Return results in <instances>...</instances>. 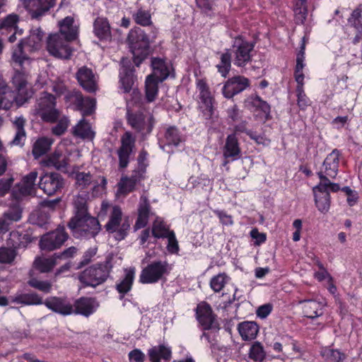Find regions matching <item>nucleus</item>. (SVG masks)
<instances>
[{"label":"nucleus","instance_id":"nucleus-36","mask_svg":"<svg viewBox=\"0 0 362 362\" xmlns=\"http://www.w3.org/2000/svg\"><path fill=\"white\" fill-rule=\"evenodd\" d=\"M74 20L71 16L66 17L59 22V35H62L68 40H74L77 36V29L73 25Z\"/></svg>","mask_w":362,"mask_h":362},{"label":"nucleus","instance_id":"nucleus-63","mask_svg":"<svg viewBox=\"0 0 362 362\" xmlns=\"http://www.w3.org/2000/svg\"><path fill=\"white\" fill-rule=\"evenodd\" d=\"M13 181V175L10 171L1 178V197L11 189Z\"/></svg>","mask_w":362,"mask_h":362},{"label":"nucleus","instance_id":"nucleus-16","mask_svg":"<svg viewBox=\"0 0 362 362\" xmlns=\"http://www.w3.org/2000/svg\"><path fill=\"white\" fill-rule=\"evenodd\" d=\"M340 153L334 149L325 159L320 170L317 173L320 180L335 178L337 175Z\"/></svg>","mask_w":362,"mask_h":362},{"label":"nucleus","instance_id":"nucleus-40","mask_svg":"<svg viewBox=\"0 0 362 362\" xmlns=\"http://www.w3.org/2000/svg\"><path fill=\"white\" fill-rule=\"evenodd\" d=\"M315 194V205L318 210L322 213L328 211L330 206V195L329 192L323 190H315L313 189Z\"/></svg>","mask_w":362,"mask_h":362},{"label":"nucleus","instance_id":"nucleus-26","mask_svg":"<svg viewBox=\"0 0 362 362\" xmlns=\"http://www.w3.org/2000/svg\"><path fill=\"white\" fill-rule=\"evenodd\" d=\"M37 177V172L32 171L25 176H24L21 180V184H18L16 187L12 190L14 191L17 194L19 195V199L22 196L30 195L33 193L35 189V181Z\"/></svg>","mask_w":362,"mask_h":362},{"label":"nucleus","instance_id":"nucleus-42","mask_svg":"<svg viewBox=\"0 0 362 362\" xmlns=\"http://www.w3.org/2000/svg\"><path fill=\"white\" fill-rule=\"evenodd\" d=\"M57 258L54 254L50 257H36L34 262V267L41 273H47L50 272L57 264Z\"/></svg>","mask_w":362,"mask_h":362},{"label":"nucleus","instance_id":"nucleus-1","mask_svg":"<svg viewBox=\"0 0 362 362\" xmlns=\"http://www.w3.org/2000/svg\"><path fill=\"white\" fill-rule=\"evenodd\" d=\"M45 33L40 28H33L28 37L21 40L17 47L13 50L12 59L15 63L22 65L23 62H29L28 54L40 50L42 45Z\"/></svg>","mask_w":362,"mask_h":362},{"label":"nucleus","instance_id":"nucleus-51","mask_svg":"<svg viewBox=\"0 0 362 362\" xmlns=\"http://www.w3.org/2000/svg\"><path fill=\"white\" fill-rule=\"evenodd\" d=\"M170 233H172V230H170L164 222L157 217L152 226L153 235L156 238H164Z\"/></svg>","mask_w":362,"mask_h":362},{"label":"nucleus","instance_id":"nucleus-38","mask_svg":"<svg viewBox=\"0 0 362 362\" xmlns=\"http://www.w3.org/2000/svg\"><path fill=\"white\" fill-rule=\"evenodd\" d=\"M71 174L76 180V185L81 189L87 188L93 183V175L90 173L79 172L76 166L74 167Z\"/></svg>","mask_w":362,"mask_h":362},{"label":"nucleus","instance_id":"nucleus-44","mask_svg":"<svg viewBox=\"0 0 362 362\" xmlns=\"http://www.w3.org/2000/svg\"><path fill=\"white\" fill-rule=\"evenodd\" d=\"M293 12L296 23L303 24L308 16L307 0H293Z\"/></svg>","mask_w":362,"mask_h":362},{"label":"nucleus","instance_id":"nucleus-64","mask_svg":"<svg viewBox=\"0 0 362 362\" xmlns=\"http://www.w3.org/2000/svg\"><path fill=\"white\" fill-rule=\"evenodd\" d=\"M165 238H168V243L167 245V248L168 252L171 254L177 253V252L179 251V245L177 240L175 238V233L172 231V233H170Z\"/></svg>","mask_w":362,"mask_h":362},{"label":"nucleus","instance_id":"nucleus-60","mask_svg":"<svg viewBox=\"0 0 362 362\" xmlns=\"http://www.w3.org/2000/svg\"><path fill=\"white\" fill-rule=\"evenodd\" d=\"M228 277L225 274H219L213 277L211 280L210 285L215 292H219L225 286Z\"/></svg>","mask_w":362,"mask_h":362},{"label":"nucleus","instance_id":"nucleus-55","mask_svg":"<svg viewBox=\"0 0 362 362\" xmlns=\"http://www.w3.org/2000/svg\"><path fill=\"white\" fill-rule=\"evenodd\" d=\"M133 18L136 24L142 26H148L152 23L151 16L148 11L139 8L136 12L133 14Z\"/></svg>","mask_w":362,"mask_h":362},{"label":"nucleus","instance_id":"nucleus-50","mask_svg":"<svg viewBox=\"0 0 362 362\" xmlns=\"http://www.w3.org/2000/svg\"><path fill=\"white\" fill-rule=\"evenodd\" d=\"M28 284L40 291L45 293H49L52 290V283L48 281H40L37 278L33 276V272H30V279L28 281Z\"/></svg>","mask_w":362,"mask_h":362},{"label":"nucleus","instance_id":"nucleus-19","mask_svg":"<svg viewBox=\"0 0 362 362\" xmlns=\"http://www.w3.org/2000/svg\"><path fill=\"white\" fill-rule=\"evenodd\" d=\"M66 98L82 111L83 116L91 115L95 110V100L88 97L83 98L80 91L74 90L69 93Z\"/></svg>","mask_w":362,"mask_h":362},{"label":"nucleus","instance_id":"nucleus-15","mask_svg":"<svg viewBox=\"0 0 362 362\" xmlns=\"http://www.w3.org/2000/svg\"><path fill=\"white\" fill-rule=\"evenodd\" d=\"M135 138L129 132H126L121 137V146L117 150L119 167L126 168L130 161V156L135 148Z\"/></svg>","mask_w":362,"mask_h":362},{"label":"nucleus","instance_id":"nucleus-10","mask_svg":"<svg viewBox=\"0 0 362 362\" xmlns=\"http://www.w3.org/2000/svg\"><path fill=\"white\" fill-rule=\"evenodd\" d=\"M70 41L58 33L50 35L47 41V49L56 58L69 59L72 54V49L69 45Z\"/></svg>","mask_w":362,"mask_h":362},{"label":"nucleus","instance_id":"nucleus-12","mask_svg":"<svg viewBox=\"0 0 362 362\" xmlns=\"http://www.w3.org/2000/svg\"><path fill=\"white\" fill-rule=\"evenodd\" d=\"M11 196V202L8 205V209L4 211L1 217V233L8 231L14 222L18 221L21 218L22 211L19 205V195L13 191Z\"/></svg>","mask_w":362,"mask_h":362},{"label":"nucleus","instance_id":"nucleus-21","mask_svg":"<svg viewBox=\"0 0 362 362\" xmlns=\"http://www.w3.org/2000/svg\"><path fill=\"white\" fill-rule=\"evenodd\" d=\"M76 76L80 86L87 92L93 93L97 90L96 76L91 69L82 66L77 71Z\"/></svg>","mask_w":362,"mask_h":362},{"label":"nucleus","instance_id":"nucleus-46","mask_svg":"<svg viewBox=\"0 0 362 362\" xmlns=\"http://www.w3.org/2000/svg\"><path fill=\"white\" fill-rule=\"evenodd\" d=\"M160 82L153 76H147L145 82V93L146 99L148 103L153 102L156 99L158 91V84Z\"/></svg>","mask_w":362,"mask_h":362},{"label":"nucleus","instance_id":"nucleus-8","mask_svg":"<svg viewBox=\"0 0 362 362\" xmlns=\"http://www.w3.org/2000/svg\"><path fill=\"white\" fill-rule=\"evenodd\" d=\"M171 268L165 261H155L144 268L139 276L142 284H154L169 274Z\"/></svg>","mask_w":362,"mask_h":362},{"label":"nucleus","instance_id":"nucleus-29","mask_svg":"<svg viewBox=\"0 0 362 362\" xmlns=\"http://www.w3.org/2000/svg\"><path fill=\"white\" fill-rule=\"evenodd\" d=\"M238 139L235 134H230L227 136L223 147V156L226 159L232 158L233 160L238 159L240 156Z\"/></svg>","mask_w":362,"mask_h":362},{"label":"nucleus","instance_id":"nucleus-35","mask_svg":"<svg viewBox=\"0 0 362 362\" xmlns=\"http://www.w3.org/2000/svg\"><path fill=\"white\" fill-rule=\"evenodd\" d=\"M69 157L58 151H54L48 159L49 165L63 173H69Z\"/></svg>","mask_w":362,"mask_h":362},{"label":"nucleus","instance_id":"nucleus-41","mask_svg":"<svg viewBox=\"0 0 362 362\" xmlns=\"http://www.w3.org/2000/svg\"><path fill=\"white\" fill-rule=\"evenodd\" d=\"M124 273V277L116 286L117 291L123 295L129 292L132 288L134 279L135 269H126Z\"/></svg>","mask_w":362,"mask_h":362},{"label":"nucleus","instance_id":"nucleus-61","mask_svg":"<svg viewBox=\"0 0 362 362\" xmlns=\"http://www.w3.org/2000/svg\"><path fill=\"white\" fill-rule=\"evenodd\" d=\"M252 105L253 107L262 110L264 113L267 119L269 118L270 105L259 96L257 95L252 98Z\"/></svg>","mask_w":362,"mask_h":362},{"label":"nucleus","instance_id":"nucleus-56","mask_svg":"<svg viewBox=\"0 0 362 362\" xmlns=\"http://www.w3.org/2000/svg\"><path fill=\"white\" fill-rule=\"evenodd\" d=\"M321 355L327 362H340L344 357L339 351L329 348H324L321 351Z\"/></svg>","mask_w":362,"mask_h":362},{"label":"nucleus","instance_id":"nucleus-54","mask_svg":"<svg viewBox=\"0 0 362 362\" xmlns=\"http://www.w3.org/2000/svg\"><path fill=\"white\" fill-rule=\"evenodd\" d=\"M231 66V54L227 49L226 52L222 53L221 55V62L216 66L218 72L223 77H226Z\"/></svg>","mask_w":362,"mask_h":362},{"label":"nucleus","instance_id":"nucleus-2","mask_svg":"<svg viewBox=\"0 0 362 362\" xmlns=\"http://www.w3.org/2000/svg\"><path fill=\"white\" fill-rule=\"evenodd\" d=\"M127 42L134 63L139 66L150 54L149 38L143 30L137 28L129 31Z\"/></svg>","mask_w":362,"mask_h":362},{"label":"nucleus","instance_id":"nucleus-11","mask_svg":"<svg viewBox=\"0 0 362 362\" xmlns=\"http://www.w3.org/2000/svg\"><path fill=\"white\" fill-rule=\"evenodd\" d=\"M64 226H58L55 230L43 235L40 240L41 250L53 251L59 248L68 239Z\"/></svg>","mask_w":362,"mask_h":362},{"label":"nucleus","instance_id":"nucleus-25","mask_svg":"<svg viewBox=\"0 0 362 362\" xmlns=\"http://www.w3.org/2000/svg\"><path fill=\"white\" fill-rule=\"evenodd\" d=\"M8 247H1V264H12L16 257V248L19 245L18 232L12 231L9 233Z\"/></svg>","mask_w":362,"mask_h":362},{"label":"nucleus","instance_id":"nucleus-3","mask_svg":"<svg viewBox=\"0 0 362 362\" xmlns=\"http://www.w3.org/2000/svg\"><path fill=\"white\" fill-rule=\"evenodd\" d=\"M72 235L76 238H94L100 230L97 218L86 215L84 217H73L68 223Z\"/></svg>","mask_w":362,"mask_h":362},{"label":"nucleus","instance_id":"nucleus-28","mask_svg":"<svg viewBox=\"0 0 362 362\" xmlns=\"http://www.w3.org/2000/svg\"><path fill=\"white\" fill-rule=\"evenodd\" d=\"M150 209L151 206L147 197L142 195L140 198L138 208V218L134 226L136 229H139L146 226L148 217L151 214Z\"/></svg>","mask_w":362,"mask_h":362},{"label":"nucleus","instance_id":"nucleus-22","mask_svg":"<svg viewBox=\"0 0 362 362\" xmlns=\"http://www.w3.org/2000/svg\"><path fill=\"white\" fill-rule=\"evenodd\" d=\"M72 306L73 314L88 317L96 310L99 304L94 298L81 297L75 300Z\"/></svg>","mask_w":362,"mask_h":362},{"label":"nucleus","instance_id":"nucleus-33","mask_svg":"<svg viewBox=\"0 0 362 362\" xmlns=\"http://www.w3.org/2000/svg\"><path fill=\"white\" fill-rule=\"evenodd\" d=\"M303 302V313L306 317L313 319L323 314L325 305L322 303L314 300H307Z\"/></svg>","mask_w":362,"mask_h":362},{"label":"nucleus","instance_id":"nucleus-43","mask_svg":"<svg viewBox=\"0 0 362 362\" xmlns=\"http://www.w3.org/2000/svg\"><path fill=\"white\" fill-rule=\"evenodd\" d=\"M25 101L18 99L16 93L13 91H7L6 87H4L1 82V108L9 110L14 103L23 104Z\"/></svg>","mask_w":362,"mask_h":362},{"label":"nucleus","instance_id":"nucleus-5","mask_svg":"<svg viewBox=\"0 0 362 362\" xmlns=\"http://www.w3.org/2000/svg\"><path fill=\"white\" fill-rule=\"evenodd\" d=\"M136 110L128 107L127 119L132 129L142 134H148L151 132L154 125V118L148 112H145L142 105L136 106Z\"/></svg>","mask_w":362,"mask_h":362},{"label":"nucleus","instance_id":"nucleus-20","mask_svg":"<svg viewBox=\"0 0 362 362\" xmlns=\"http://www.w3.org/2000/svg\"><path fill=\"white\" fill-rule=\"evenodd\" d=\"M250 86L248 78L243 76H237L229 78L223 88V94L227 98H231L235 95L243 91Z\"/></svg>","mask_w":362,"mask_h":362},{"label":"nucleus","instance_id":"nucleus-23","mask_svg":"<svg viewBox=\"0 0 362 362\" xmlns=\"http://www.w3.org/2000/svg\"><path fill=\"white\" fill-rule=\"evenodd\" d=\"M18 16L16 14H10L1 21V35L6 36L8 41L13 42L16 40V35H21V30L17 28Z\"/></svg>","mask_w":362,"mask_h":362},{"label":"nucleus","instance_id":"nucleus-53","mask_svg":"<svg viewBox=\"0 0 362 362\" xmlns=\"http://www.w3.org/2000/svg\"><path fill=\"white\" fill-rule=\"evenodd\" d=\"M165 139L167 145L177 146L183 141V138L175 127H171L166 129Z\"/></svg>","mask_w":362,"mask_h":362},{"label":"nucleus","instance_id":"nucleus-24","mask_svg":"<svg viewBox=\"0 0 362 362\" xmlns=\"http://www.w3.org/2000/svg\"><path fill=\"white\" fill-rule=\"evenodd\" d=\"M122 69L120 71L121 88L124 93H129L132 89L135 76L134 75V69L132 66L130 61L127 59H122Z\"/></svg>","mask_w":362,"mask_h":362},{"label":"nucleus","instance_id":"nucleus-49","mask_svg":"<svg viewBox=\"0 0 362 362\" xmlns=\"http://www.w3.org/2000/svg\"><path fill=\"white\" fill-rule=\"evenodd\" d=\"M201 100V107L203 108L204 114L206 118H209L214 112V98L211 96L210 90L199 94Z\"/></svg>","mask_w":362,"mask_h":362},{"label":"nucleus","instance_id":"nucleus-52","mask_svg":"<svg viewBox=\"0 0 362 362\" xmlns=\"http://www.w3.org/2000/svg\"><path fill=\"white\" fill-rule=\"evenodd\" d=\"M136 183L130 180L128 176H123L118 182L117 195L126 196L127 194L133 192Z\"/></svg>","mask_w":362,"mask_h":362},{"label":"nucleus","instance_id":"nucleus-7","mask_svg":"<svg viewBox=\"0 0 362 362\" xmlns=\"http://www.w3.org/2000/svg\"><path fill=\"white\" fill-rule=\"evenodd\" d=\"M111 268L108 262L94 264L81 272L78 275V279L85 286L95 288L107 280Z\"/></svg>","mask_w":362,"mask_h":362},{"label":"nucleus","instance_id":"nucleus-9","mask_svg":"<svg viewBox=\"0 0 362 362\" xmlns=\"http://www.w3.org/2000/svg\"><path fill=\"white\" fill-rule=\"evenodd\" d=\"M255 47V42H248L239 35L234 39L232 51L234 54V64L238 66H244L252 59V52Z\"/></svg>","mask_w":362,"mask_h":362},{"label":"nucleus","instance_id":"nucleus-47","mask_svg":"<svg viewBox=\"0 0 362 362\" xmlns=\"http://www.w3.org/2000/svg\"><path fill=\"white\" fill-rule=\"evenodd\" d=\"M88 194L85 192L79 194L74 199V207L76 209V215L74 217H84L86 215H89L88 213L87 199Z\"/></svg>","mask_w":362,"mask_h":362},{"label":"nucleus","instance_id":"nucleus-39","mask_svg":"<svg viewBox=\"0 0 362 362\" xmlns=\"http://www.w3.org/2000/svg\"><path fill=\"white\" fill-rule=\"evenodd\" d=\"M25 119L23 117H18L13 122L14 128L16 129V135L11 141L12 144L23 146L26 138L24 126Z\"/></svg>","mask_w":362,"mask_h":362},{"label":"nucleus","instance_id":"nucleus-13","mask_svg":"<svg viewBox=\"0 0 362 362\" xmlns=\"http://www.w3.org/2000/svg\"><path fill=\"white\" fill-rule=\"evenodd\" d=\"M16 64L20 66V69L16 68L14 75L12 77V82L18 91V95H23L24 101H26L32 96V92L26 88L30 77L26 65L29 66L30 62L28 63L23 62L22 65L18 63Z\"/></svg>","mask_w":362,"mask_h":362},{"label":"nucleus","instance_id":"nucleus-14","mask_svg":"<svg viewBox=\"0 0 362 362\" xmlns=\"http://www.w3.org/2000/svg\"><path fill=\"white\" fill-rule=\"evenodd\" d=\"M64 185V180L57 173H45L40 179L38 184L41 189L48 196L54 195L61 191Z\"/></svg>","mask_w":362,"mask_h":362},{"label":"nucleus","instance_id":"nucleus-18","mask_svg":"<svg viewBox=\"0 0 362 362\" xmlns=\"http://www.w3.org/2000/svg\"><path fill=\"white\" fill-rule=\"evenodd\" d=\"M45 305L52 311L66 316L73 314L72 303L67 298L51 296L45 299Z\"/></svg>","mask_w":362,"mask_h":362},{"label":"nucleus","instance_id":"nucleus-32","mask_svg":"<svg viewBox=\"0 0 362 362\" xmlns=\"http://www.w3.org/2000/svg\"><path fill=\"white\" fill-rule=\"evenodd\" d=\"M151 66L153 68V74L148 76H153L155 79L163 81L169 76V69L163 59L152 58Z\"/></svg>","mask_w":362,"mask_h":362},{"label":"nucleus","instance_id":"nucleus-4","mask_svg":"<svg viewBox=\"0 0 362 362\" xmlns=\"http://www.w3.org/2000/svg\"><path fill=\"white\" fill-rule=\"evenodd\" d=\"M34 116L46 122H55L60 117V112L56 108L55 97L47 92H42L32 110Z\"/></svg>","mask_w":362,"mask_h":362},{"label":"nucleus","instance_id":"nucleus-17","mask_svg":"<svg viewBox=\"0 0 362 362\" xmlns=\"http://www.w3.org/2000/svg\"><path fill=\"white\" fill-rule=\"evenodd\" d=\"M56 0H23L25 9L32 19L40 20L51 8L55 5Z\"/></svg>","mask_w":362,"mask_h":362},{"label":"nucleus","instance_id":"nucleus-62","mask_svg":"<svg viewBox=\"0 0 362 362\" xmlns=\"http://www.w3.org/2000/svg\"><path fill=\"white\" fill-rule=\"evenodd\" d=\"M69 120L66 117H61L57 124L52 128V132L57 136L62 135L67 129Z\"/></svg>","mask_w":362,"mask_h":362},{"label":"nucleus","instance_id":"nucleus-59","mask_svg":"<svg viewBox=\"0 0 362 362\" xmlns=\"http://www.w3.org/2000/svg\"><path fill=\"white\" fill-rule=\"evenodd\" d=\"M314 189L316 190H323L325 192H337L340 189V187L337 183L331 182L329 178L321 180L320 183L314 187Z\"/></svg>","mask_w":362,"mask_h":362},{"label":"nucleus","instance_id":"nucleus-6","mask_svg":"<svg viewBox=\"0 0 362 362\" xmlns=\"http://www.w3.org/2000/svg\"><path fill=\"white\" fill-rule=\"evenodd\" d=\"M109 209L111 210L110 219L105 226V228L109 233L117 232V239L122 240L125 237L127 231L129 228V224L124 222L120 225L122 216V212L120 207L117 206L112 207L107 202H103L102 203L98 215L100 216H105Z\"/></svg>","mask_w":362,"mask_h":362},{"label":"nucleus","instance_id":"nucleus-45","mask_svg":"<svg viewBox=\"0 0 362 362\" xmlns=\"http://www.w3.org/2000/svg\"><path fill=\"white\" fill-rule=\"evenodd\" d=\"M73 133L81 139H93L95 136V132L91 129L90 124L84 119L81 120L74 127Z\"/></svg>","mask_w":362,"mask_h":362},{"label":"nucleus","instance_id":"nucleus-30","mask_svg":"<svg viewBox=\"0 0 362 362\" xmlns=\"http://www.w3.org/2000/svg\"><path fill=\"white\" fill-rule=\"evenodd\" d=\"M148 356L151 362H160V359L169 361L172 357L170 347L160 344L154 346L148 351Z\"/></svg>","mask_w":362,"mask_h":362},{"label":"nucleus","instance_id":"nucleus-37","mask_svg":"<svg viewBox=\"0 0 362 362\" xmlns=\"http://www.w3.org/2000/svg\"><path fill=\"white\" fill-rule=\"evenodd\" d=\"M238 331L244 340H251L256 337L259 327L255 322L246 321L239 324Z\"/></svg>","mask_w":362,"mask_h":362},{"label":"nucleus","instance_id":"nucleus-48","mask_svg":"<svg viewBox=\"0 0 362 362\" xmlns=\"http://www.w3.org/2000/svg\"><path fill=\"white\" fill-rule=\"evenodd\" d=\"M52 140L46 137L38 139L33 144V154L35 158H39L45 154L51 147Z\"/></svg>","mask_w":362,"mask_h":362},{"label":"nucleus","instance_id":"nucleus-58","mask_svg":"<svg viewBox=\"0 0 362 362\" xmlns=\"http://www.w3.org/2000/svg\"><path fill=\"white\" fill-rule=\"evenodd\" d=\"M250 357L256 361H261L265 357V352L262 344L255 341L250 349Z\"/></svg>","mask_w":362,"mask_h":362},{"label":"nucleus","instance_id":"nucleus-34","mask_svg":"<svg viewBox=\"0 0 362 362\" xmlns=\"http://www.w3.org/2000/svg\"><path fill=\"white\" fill-rule=\"evenodd\" d=\"M11 302L27 305L44 304L42 298L35 292L17 294L11 298Z\"/></svg>","mask_w":362,"mask_h":362},{"label":"nucleus","instance_id":"nucleus-57","mask_svg":"<svg viewBox=\"0 0 362 362\" xmlns=\"http://www.w3.org/2000/svg\"><path fill=\"white\" fill-rule=\"evenodd\" d=\"M362 8L360 7H357L354 9L351 14V16L349 18V23L354 27L356 30H358L360 33L362 31Z\"/></svg>","mask_w":362,"mask_h":362},{"label":"nucleus","instance_id":"nucleus-31","mask_svg":"<svg viewBox=\"0 0 362 362\" xmlns=\"http://www.w3.org/2000/svg\"><path fill=\"white\" fill-rule=\"evenodd\" d=\"M93 32L100 40L111 38V29L106 18L98 17L93 23Z\"/></svg>","mask_w":362,"mask_h":362},{"label":"nucleus","instance_id":"nucleus-27","mask_svg":"<svg viewBox=\"0 0 362 362\" xmlns=\"http://www.w3.org/2000/svg\"><path fill=\"white\" fill-rule=\"evenodd\" d=\"M197 317L204 329H209L214 327L215 318L209 305L206 303L198 305L197 308Z\"/></svg>","mask_w":362,"mask_h":362}]
</instances>
